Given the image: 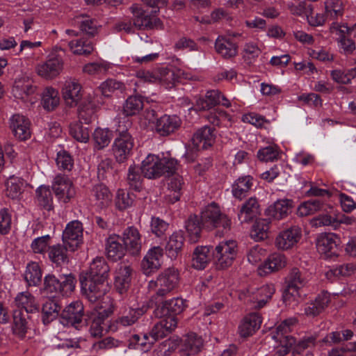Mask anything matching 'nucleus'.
I'll list each match as a JSON object with an SVG mask.
<instances>
[{"label": "nucleus", "instance_id": "f257e3e1", "mask_svg": "<svg viewBox=\"0 0 356 356\" xmlns=\"http://www.w3.org/2000/svg\"><path fill=\"white\" fill-rule=\"evenodd\" d=\"M109 270L105 259L97 257L91 263L88 272L80 276L81 291L90 302H97L108 291L107 279Z\"/></svg>", "mask_w": 356, "mask_h": 356}, {"label": "nucleus", "instance_id": "f03ea898", "mask_svg": "<svg viewBox=\"0 0 356 356\" xmlns=\"http://www.w3.org/2000/svg\"><path fill=\"white\" fill-rule=\"evenodd\" d=\"M76 282V278L72 273L58 276L48 274L44 277L41 292L50 298H55L58 294L68 295L74 290Z\"/></svg>", "mask_w": 356, "mask_h": 356}, {"label": "nucleus", "instance_id": "7ed1b4c3", "mask_svg": "<svg viewBox=\"0 0 356 356\" xmlns=\"http://www.w3.org/2000/svg\"><path fill=\"white\" fill-rule=\"evenodd\" d=\"M177 161L175 159H160L154 155H149L142 162L143 175L148 179H157L163 175L170 176L177 170Z\"/></svg>", "mask_w": 356, "mask_h": 356}, {"label": "nucleus", "instance_id": "20e7f679", "mask_svg": "<svg viewBox=\"0 0 356 356\" xmlns=\"http://www.w3.org/2000/svg\"><path fill=\"white\" fill-rule=\"evenodd\" d=\"M179 280V272L175 267H169L161 271L154 281L149 282V287L155 289L152 298L156 301L161 300L178 286Z\"/></svg>", "mask_w": 356, "mask_h": 356}, {"label": "nucleus", "instance_id": "39448f33", "mask_svg": "<svg viewBox=\"0 0 356 356\" xmlns=\"http://www.w3.org/2000/svg\"><path fill=\"white\" fill-rule=\"evenodd\" d=\"M134 139L125 126L119 125L116 130V137L112 145V152L115 161L122 163L132 154Z\"/></svg>", "mask_w": 356, "mask_h": 356}, {"label": "nucleus", "instance_id": "423d86ee", "mask_svg": "<svg viewBox=\"0 0 356 356\" xmlns=\"http://www.w3.org/2000/svg\"><path fill=\"white\" fill-rule=\"evenodd\" d=\"M307 281L305 273L298 268H292L286 277V287L282 295L284 302L290 305L300 297L299 290L304 287Z\"/></svg>", "mask_w": 356, "mask_h": 356}, {"label": "nucleus", "instance_id": "0eeeda50", "mask_svg": "<svg viewBox=\"0 0 356 356\" xmlns=\"http://www.w3.org/2000/svg\"><path fill=\"white\" fill-rule=\"evenodd\" d=\"M200 218L205 228L222 227L223 230H229L230 228V220L220 211L219 206L215 202L205 207L201 212Z\"/></svg>", "mask_w": 356, "mask_h": 356}, {"label": "nucleus", "instance_id": "6e6552de", "mask_svg": "<svg viewBox=\"0 0 356 356\" xmlns=\"http://www.w3.org/2000/svg\"><path fill=\"white\" fill-rule=\"evenodd\" d=\"M213 257L218 269H225L230 266L237 253V245L234 241H222L212 252Z\"/></svg>", "mask_w": 356, "mask_h": 356}, {"label": "nucleus", "instance_id": "1a4fd4ad", "mask_svg": "<svg viewBox=\"0 0 356 356\" xmlns=\"http://www.w3.org/2000/svg\"><path fill=\"white\" fill-rule=\"evenodd\" d=\"M275 291L273 284H266L259 289H247L239 295V298L247 304H256L254 307L260 309L272 298Z\"/></svg>", "mask_w": 356, "mask_h": 356}, {"label": "nucleus", "instance_id": "9d476101", "mask_svg": "<svg viewBox=\"0 0 356 356\" xmlns=\"http://www.w3.org/2000/svg\"><path fill=\"white\" fill-rule=\"evenodd\" d=\"M84 307L81 302L75 301L65 307L60 314V322L64 325H70L77 330L85 326Z\"/></svg>", "mask_w": 356, "mask_h": 356}, {"label": "nucleus", "instance_id": "9b49d317", "mask_svg": "<svg viewBox=\"0 0 356 356\" xmlns=\"http://www.w3.org/2000/svg\"><path fill=\"white\" fill-rule=\"evenodd\" d=\"M62 241L70 252L76 251L83 242L82 223L78 220L69 222L63 232Z\"/></svg>", "mask_w": 356, "mask_h": 356}, {"label": "nucleus", "instance_id": "f8f14e48", "mask_svg": "<svg viewBox=\"0 0 356 356\" xmlns=\"http://www.w3.org/2000/svg\"><path fill=\"white\" fill-rule=\"evenodd\" d=\"M340 238L333 233L321 234L316 239V248L321 254L330 258L338 255Z\"/></svg>", "mask_w": 356, "mask_h": 356}, {"label": "nucleus", "instance_id": "ddd939ff", "mask_svg": "<svg viewBox=\"0 0 356 356\" xmlns=\"http://www.w3.org/2000/svg\"><path fill=\"white\" fill-rule=\"evenodd\" d=\"M113 312L111 308L105 309L99 311L96 313H92L89 317V319H85V326L90 325L89 332L93 337H101L103 335V332L106 328L105 321Z\"/></svg>", "mask_w": 356, "mask_h": 356}, {"label": "nucleus", "instance_id": "4468645a", "mask_svg": "<svg viewBox=\"0 0 356 356\" xmlns=\"http://www.w3.org/2000/svg\"><path fill=\"white\" fill-rule=\"evenodd\" d=\"M181 118L176 115H163L155 122V131L160 136H168L177 131L181 125Z\"/></svg>", "mask_w": 356, "mask_h": 356}, {"label": "nucleus", "instance_id": "2eb2a0df", "mask_svg": "<svg viewBox=\"0 0 356 356\" xmlns=\"http://www.w3.org/2000/svg\"><path fill=\"white\" fill-rule=\"evenodd\" d=\"M121 238L127 250L131 255L138 256L140 253L142 248L141 234L136 227L130 226L126 228Z\"/></svg>", "mask_w": 356, "mask_h": 356}, {"label": "nucleus", "instance_id": "dca6fc26", "mask_svg": "<svg viewBox=\"0 0 356 356\" xmlns=\"http://www.w3.org/2000/svg\"><path fill=\"white\" fill-rule=\"evenodd\" d=\"M293 206L292 200H277L266 209L265 215L270 220H280L286 218L291 213Z\"/></svg>", "mask_w": 356, "mask_h": 356}, {"label": "nucleus", "instance_id": "f3484780", "mask_svg": "<svg viewBox=\"0 0 356 356\" xmlns=\"http://www.w3.org/2000/svg\"><path fill=\"white\" fill-rule=\"evenodd\" d=\"M52 189L59 199H63L65 202H68L74 195L72 182L65 175H57L54 178Z\"/></svg>", "mask_w": 356, "mask_h": 356}, {"label": "nucleus", "instance_id": "a211bd4d", "mask_svg": "<svg viewBox=\"0 0 356 356\" xmlns=\"http://www.w3.org/2000/svg\"><path fill=\"white\" fill-rule=\"evenodd\" d=\"M186 305L184 299L181 298H172L162 302L155 309V315L158 318H162L165 316L176 317L180 314L186 308Z\"/></svg>", "mask_w": 356, "mask_h": 356}, {"label": "nucleus", "instance_id": "6ab92c4d", "mask_svg": "<svg viewBox=\"0 0 356 356\" xmlns=\"http://www.w3.org/2000/svg\"><path fill=\"white\" fill-rule=\"evenodd\" d=\"M214 130L209 126L197 129L191 138L194 147L196 149H207L211 147L216 141Z\"/></svg>", "mask_w": 356, "mask_h": 356}, {"label": "nucleus", "instance_id": "aec40b11", "mask_svg": "<svg viewBox=\"0 0 356 356\" xmlns=\"http://www.w3.org/2000/svg\"><path fill=\"white\" fill-rule=\"evenodd\" d=\"M10 127L14 136L19 140H26L31 136V122L20 114H15L10 120Z\"/></svg>", "mask_w": 356, "mask_h": 356}, {"label": "nucleus", "instance_id": "412c9836", "mask_svg": "<svg viewBox=\"0 0 356 356\" xmlns=\"http://www.w3.org/2000/svg\"><path fill=\"white\" fill-rule=\"evenodd\" d=\"M62 95L67 106L75 107L82 98L81 86L75 80H67L62 88Z\"/></svg>", "mask_w": 356, "mask_h": 356}, {"label": "nucleus", "instance_id": "4be33fe9", "mask_svg": "<svg viewBox=\"0 0 356 356\" xmlns=\"http://www.w3.org/2000/svg\"><path fill=\"white\" fill-rule=\"evenodd\" d=\"M203 347V339L195 332H191L181 340L180 351L182 356H190L198 354Z\"/></svg>", "mask_w": 356, "mask_h": 356}, {"label": "nucleus", "instance_id": "5701e85b", "mask_svg": "<svg viewBox=\"0 0 356 356\" xmlns=\"http://www.w3.org/2000/svg\"><path fill=\"white\" fill-rule=\"evenodd\" d=\"M63 62L60 55L50 58L45 63L37 67L39 76L45 79H53L58 76L62 70Z\"/></svg>", "mask_w": 356, "mask_h": 356}, {"label": "nucleus", "instance_id": "b1692460", "mask_svg": "<svg viewBox=\"0 0 356 356\" xmlns=\"http://www.w3.org/2000/svg\"><path fill=\"white\" fill-rule=\"evenodd\" d=\"M286 264V259L281 253H272L265 260L264 264L259 267L258 274L264 276L282 269Z\"/></svg>", "mask_w": 356, "mask_h": 356}, {"label": "nucleus", "instance_id": "393cba45", "mask_svg": "<svg viewBox=\"0 0 356 356\" xmlns=\"http://www.w3.org/2000/svg\"><path fill=\"white\" fill-rule=\"evenodd\" d=\"M132 269L129 266L121 265L116 269L114 286L121 296L127 295L131 285Z\"/></svg>", "mask_w": 356, "mask_h": 356}, {"label": "nucleus", "instance_id": "a878e982", "mask_svg": "<svg viewBox=\"0 0 356 356\" xmlns=\"http://www.w3.org/2000/svg\"><path fill=\"white\" fill-rule=\"evenodd\" d=\"M122 238L119 235H111L106 240V252L107 257L113 261L121 259L127 251L124 243H121Z\"/></svg>", "mask_w": 356, "mask_h": 356}, {"label": "nucleus", "instance_id": "bb28decb", "mask_svg": "<svg viewBox=\"0 0 356 356\" xmlns=\"http://www.w3.org/2000/svg\"><path fill=\"white\" fill-rule=\"evenodd\" d=\"M261 321V317L257 313H250L245 316L238 325L239 335L243 338L252 336L259 329Z\"/></svg>", "mask_w": 356, "mask_h": 356}, {"label": "nucleus", "instance_id": "cd10ccee", "mask_svg": "<svg viewBox=\"0 0 356 356\" xmlns=\"http://www.w3.org/2000/svg\"><path fill=\"white\" fill-rule=\"evenodd\" d=\"M301 233L298 227H291L279 234L275 238V245L280 250L292 248L300 238Z\"/></svg>", "mask_w": 356, "mask_h": 356}, {"label": "nucleus", "instance_id": "c85d7f7f", "mask_svg": "<svg viewBox=\"0 0 356 356\" xmlns=\"http://www.w3.org/2000/svg\"><path fill=\"white\" fill-rule=\"evenodd\" d=\"M35 90L36 86L31 79L21 77L15 81L12 92L15 98L25 101L29 96L35 93Z\"/></svg>", "mask_w": 356, "mask_h": 356}, {"label": "nucleus", "instance_id": "c756f323", "mask_svg": "<svg viewBox=\"0 0 356 356\" xmlns=\"http://www.w3.org/2000/svg\"><path fill=\"white\" fill-rule=\"evenodd\" d=\"M77 106L79 122L89 124L95 120L96 106L90 95L86 97Z\"/></svg>", "mask_w": 356, "mask_h": 356}, {"label": "nucleus", "instance_id": "7c9ffc66", "mask_svg": "<svg viewBox=\"0 0 356 356\" xmlns=\"http://www.w3.org/2000/svg\"><path fill=\"white\" fill-rule=\"evenodd\" d=\"M330 302V294L327 292H323L318 295L314 300L305 305V314L308 317L317 316L325 310Z\"/></svg>", "mask_w": 356, "mask_h": 356}, {"label": "nucleus", "instance_id": "2f4dec72", "mask_svg": "<svg viewBox=\"0 0 356 356\" xmlns=\"http://www.w3.org/2000/svg\"><path fill=\"white\" fill-rule=\"evenodd\" d=\"M203 227L201 218L196 214H191L185 221V229L191 243H195L200 241Z\"/></svg>", "mask_w": 356, "mask_h": 356}, {"label": "nucleus", "instance_id": "473e14b6", "mask_svg": "<svg viewBox=\"0 0 356 356\" xmlns=\"http://www.w3.org/2000/svg\"><path fill=\"white\" fill-rule=\"evenodd\" d=\"M148 307L143 305L139 308L129 307V309H125L120 316L115 320V323L118 327H127L134 325L138 318L145 314Z\"/></svg>", "mask_w": 356, "mask_h": 356}, {"label": "nucleus", "instance_id": "72a5a7b5", "mask_svg": "<svg viewBox=\"0 0 356 356\" xmlns=\"http://www.w3.org/2000/svg\"><path fill=\"white\" fill-rule=\"evenodd\" d=\"M216 52L223 58L235 57L238 54V46L232 40L224 36H218L215 42Z\"/></svg>", "mask_w": 356, "mask_h": 356}, {"label": "nucleus", "instance_id": "f704fd0d", "mask_svg": "<svg viewBox=\"0 0 356 356\" xmlns=\"http://www.w3.org/2000/svg\"><path fill=\"white\" fill-rule=\"evenodd\" d=\"M259 213V204L256 197H250L241 207L238 213L241 223L252 220Z\"/></svg>", "mask_w": 356, "mask_h": 356}, {"label": "nucleus", "instance_id": "c9c22d12", "mask_svg": "<svg viewBox=\"0 0 356 356\" xmlns=\"http://www.w3.org/2000/svg\"><path fill=\"white\" fill-rule=\"evenodd\" d=\"M16 309H24V312L33 314L39 311V305L35 297L29 292L19 293L15 298Z\"/></svg>", "mask_w": 356, "mask_h": 356}, {"label": "nucleus", "instance_id": "e433bc0d", "mask_svg": "<svg viewBox=\"0 0 356 356\" xmlns=\"http://www.w3.org/2000/svg\"><path fill=\"white\" fill-rule=\"evenodd\" d=\"M155 343V339L150 337V334H143L142 336L138 334H133L129 340V348L137 349L143 352H147Z\"/></svg>", "mask_w": 356, "mask_h": 356}, {"label": "nucleus", "instance_id": "4c0bfd02", "mask_svg": "<svg viewBox=\"0 0 356 356\" xmlns=\"http://www.w3.org/2000/svg\"><path fill=\"white\" fill-rule=\"evenodd\" d=\"M184 185L182 177L176 175L172 177L168 183V193L165 196L166 202L174 204L179 200L181 197V191Z\"/></svg>", "mask_w": 356, "mask_h": 356}, {"label": "nucleus", "instance_id": "58836bf2", "mask_svg": "<svg viewBox=\"0 0 356 356\" xmlns=\"http://www.w3.org/2000/svg\"><path fill=\"white\" fill-rule=\"evenodd\" d=\"M252 186V177L245 176L239 177L232 186V194L234 197L242 200L247 196Z\"/></svg>", "mask_w": 356, "mask_h": 356}, {"label": "nucleus", "instance_id": "ea45409f", "mask_svg": "<svg viewBox=\"0 0 356 356\" xmlns=\"http://www.w3.org/2000/svg\"><path fill=\"white\" fill-rule=\"evenodd\" d=\"M184 243V237L181 232H174L169 238L165 250L171 258H176L181 252Z\"/></svg>", "mask_w": 356, "mask_h": 356}, {"label": "nucleus", "instance_id": "a19ab883", "mask_svg": "<svg viewBox=\"0 0 356 356\" xmlns=\"http://www.w3.org/2000/svg\"><path fill=\"white\" fill-rule=\"evenodd\" d=\"M29 313L24 309H15L13 312V330L15 334L24 335L29 327Z\"/></svg>", "mask_w": 356, "mask_h": 356}, {"label": "nucleus", "instance_id": "79ce46f5", "mask_svg": "<svg viewBox=\"0 0 356 356\" xmlns=\"http://www.w3.org/2000/svg\"><path fill=\"white\" fill-rule=\"evenodd\" d=\"M143 99L140 95L129 96L124 102L122 108V113L128 117L138 114L143 108Z\"/></svg>", "mask_w": 356, "mask_h": 356}, {"label": "nucleus", "instance_id": "37998d69", "mask_svg": "<svg viewBox=\"0 0 356 356\" xmlns=\"http://www.w3.org/2000/svg\"><path fill=\"white\" fill-rule=\"evenodd\" d=\"M60 309L61 307L58 302L53 298L49 297L43 304L42 308L43 323L47 325L56 318Z\"/></svg>", "mask_w": 356, "mask_h": 356}, {"label": "nucleus", "instance_id": "c03bdc74", "mask_svg": "<svg viewBox=\"0 0 356 356\" xmlns=\"http://www.w3.org/2000/svg\"><path fill=\"white\" fill-rule=\"evenodd\" d=\"M42 270L38 263L28 264L24 273V279L29 286H38L42 281Z\"/></svg>", "mask_w": 356, "mask_h": 356}, {"label": "nucleus", "instance_id": "a18cd8bd", "mask_svg": "<svg viewBox=\"0 0 356 356\" xmlns=\"http://www.w3.org/2000/svg\"><path fill=\"white\" fill-rule=\"evenodd\" d=\"M24 185L23 179L14 175L10 176L6 183V195L13 200L19 198L22 193Z\"/></svg>", "mask_w": 356, "mask_h": 356}, {"label": "nucleus", "instance_id": "49530a36", "mask_svg": "<svg viewBox=\"0 0 356 356\" xmlns=\"http://www.w3.org/2000/svg\"><path fill=\"white\" fill-rule=\"evenodd\" d=\"M130 10L133 14V24L138 29H148L151 25V17L138 6L133 5Z\"/></svg>", "mask_w": 356, "mask_h": 356}, {"label": "nucleus", "instance_id": "de8ad7c7", "mask_svg": "<svg viewBox=\"0 0 356 356\" xmlns=\"http://www.w3.org/2000/svg\"><path fill=\"white\" fill-rule=\"evenodd\" d=\"M270 223L269 218L257 220L251 229V237L255 241H262L268 238Z\"/></svg>", "mask_w": 356, "mask_h": 356}, {"label": "nucleus", "instance_id": "09e8293b", "mask_svg": "<svg viewBox=\"0 0 356 356\" xmlns=\"http://www.w3.org/2000/svg\"><path fill=\"white\" fill-rule=\"evenodd\" d=\"M221 102V92L218 90L208 91L204 98H200L197 102V105L200 110H209Z\"/></svg>", "mask_w": 356, "mask_h": 356}, {"label": "nucleus", "instance_id": "8fccbe9b", "mask_svg": "<svg viewBox=\"0 0 356 356\" xmlns=\"http://www.w3.org/2000/svg\"><path fill=\"white\" fill-rule=\"evenodd\" d=\"M209 252V248L207 246L197 247L193 255L192 267L197 270L204 269L209 262L208 253Z\"/></svg>", "mask_w": 356, "mask_h": 356}, {"label": "nucleus", "instance_id": "3c124183", "mask_svg": "<svg viewBox=\"0 0 356 356\" xmlns=\"http://www.w3.org/2000/svg\"><path fill=\"white\" fill-rule=\"evenodd\" d=\"M67 251H70V248L64 244L52 245L49 248V257L52 262L61 265L68 261Z\"/></svg>", "mask_w": 356, "mask_h": 356}, {"label": "nucleus", "instance_id": "603ef678", "mask_svg": "<svg viewBox=\"0 0 356 356\" xmlns=\"http://www.w3.org/2000/svg\"><path fill=\"white\" fill-rule=\"evenodd\" d=\"M58 92L53 88H47L42 96V104L47 111L54 110L59 104Z\"/></svg>", "mask_w": 356, "mask_h": 356}, {"label": "nucleus", "instance_id": "864d4df0", "mask_svg": "<svg viewBox=\"0 0 356 356\" xmlns=\"http://www.w3.org/2000/svg\"><path fill=\"white\" fill-rule=\"evenodd\" d=\"M99 89L102 94L105 97H110L116 91L120 93L126 90V86L124 83L114 79H108L101 83Z\"/></svg>", "mask_w": 356, "mask_h": 356}, {"label": "nucleus", "instance_id": "5fc2aeb1", "mask_svg": "<svg viewBox=\"0 0 356 356\" xmlns=\"http://www.w3.org/2000/svg\"><path fill=\"white\" fill-rule=\"evenodd\" d=\"M38 205L47 211L53 209V197L49 187L41 186L35 191Z\"/></svg>", "mask_w": 356, "mask_h": 356}, {"label": "nucleus", "instance_id": "6e6d98bb", "mask_svg": "<svg viewBox=\"0 0 356 356\" xmlns=\"http://www.w3.org/2000/svg\"><path fill=\"white\" fill-rule=\"evenodd\" d=\"M111 138L112 131L108 129L97 128L92 134L95 147L97 149H102L107 147L111 142Z\"/></svg>", "mask_w": 356, "mask_h": 356}, {"label": "nucleus", "instance_id": "4d7b16f0", "mask_svg": "<svg viewBox=\"0 0 356 356\" xmlns=\"http://www.w3.org/2000/svg\"><path fill=\"white\" fill-rule=\"evenodd\" d=\"M325 13L330 20L337 19L343 14V3L341 0H327L325 2Z\"/></svg>", "mask_w": 356, "mask_h": 356}, {"label": "nucleus", "instance_id": "13d9d810", "mask_svg": "<svg viewBox=\"0 0 356 356\" xmlns=\"http://www.w3.org/2000/svg\"><path fill=\"white\" fill-rule=\"evenodd\" d=\"M142 167L132 165L129 168L127 181L130 188L140 191L142 188Z\"/></svg>", "mask_w": 356, "mask_h": 356}, {"label": "nucleus", "instance_id": "bf43d9fd", "mask_svg": "<svg viewBox=\"0 0 356 356\" xmlns=\"http://www.w3.org/2000/svg\"><path fill=\"white\" fill-rule=\"evenodd\" d=\"M92 193L101 207H107L111 202L112 195L108 188L103 184L95 186Z\"/></svg>", "mask_w": 356, "mask_h": 356}, {"label": "nucleus", "instance_id": "052dcab7", "mask_svg": "<svg viewBox=\"0 0 356 356\" xmlns=\"http://www.w3.org/2000/svg\"><path fill=\"white\" fill-rule=\"evenodd\" d=\"M68 45L74 54L88 55L93 51L92 43L83 38L72 40L69 42Z\"/></svg>", "mask_w": 356, "mask_h": 356}, {"label": "nucleus", "instance_id": "680f3d73", "mask_svg": "<svg viewBox=\"0 0 356 356\" xmlns=\"http://www.w3.org/2000/svg\"><path fill=\"white\" fill-rule=\"evenodd\" d=\"M83 122H76L70 124V135L77 141L86 143L90 138L88 129L83 126Z\"/></svg>", "mask_w": 356, "mask_h": 356}, {"label": "nucleus", "instance_id": "e2e57ef3", "mask_svg": "<svg viewBox=\"0 0 356 356\" xmlns=\"http://www.w3.org/2000/svg\"><path fill=\"white\" fill-rule=\"evenodd\" d=\"M134 200V194L124 189H119L117 192L115 204L118 209L124 210L132 206Z\"/></svg>", "mask_w": 356, "mask_h": 356}, {"label": "nucleus", "instance_id": "0e129e2a", "mask_svg": "<svg viewBox=\"0 0 356 356\" xmlns=\"http://www.w3.org/2000/svg\"><path fill=\"white\" fill-rule=\"evenodd\" d=\"M321 207L322 203L318 200H308L298 207L297 213L301 217L309 216L319 211Z\"/></svg>", "mask_w": 356, "mask_h": 356}, {"label": "nucleus", "instance_id": "69168bd1", "mask_svg": "<svg viewBox=\"0 0 356 356\" xmlns=\"http://www.w3.org/2000/svg\"><path fill=\"white\" fill-rule=\"evenodd\" d=\"M316 341V337H309L300 341L295 346L292 356H314L312 353L307 350L304 355L303 352L307 348L314 346Z\"/></svg>", "mask_w": 356, "mask_h": 356}, {"label": "nucleus", "instance_id": "338daca9", "mask_svg": "<svg viewBox=\"0 0 356 356\" xmlns=\"http://www.w3.org/2000/svg\"><path fill=\"white\" fill-rule=\"evenodd\" d=\"M280 342V346L275 349L273 356H284L288 354L291 348L296 344V340L292 336H286L281 340H276Z\"/></svg>", "mask_w": 356, "mask_h": 356}, {"label": "nucleus", "instance_id": "774afa93", "mask_svg": "<svg viewBox=\"0 0 356 356\" xmlns=\"http://www.w3.org/2000/svg\"><path fill=\"white\" fill-rule=\"evenodd\" d=\"M177 76L173 70L168 68L159 70L158 83L164 86L166 88H171L174 86Z\"/></svg>", "mask_w": 356, "mask_h": 356}]
</instances>
